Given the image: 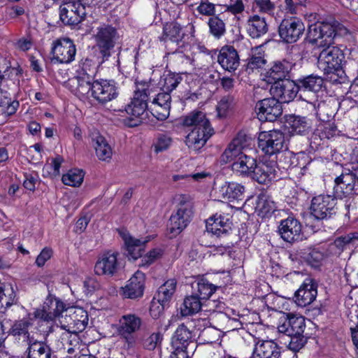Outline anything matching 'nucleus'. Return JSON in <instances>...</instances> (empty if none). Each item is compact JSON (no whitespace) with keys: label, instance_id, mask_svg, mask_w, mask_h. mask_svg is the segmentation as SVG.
<instances>
[{"label":"nucleus","instance_id":"9d476101","mask_svg":"<svg viewBox=\"0 0 358 358\" xmlns=\"http://www.w3.org/2000/svg\"><path fill=\"white\" fill-rule=\"evenodd\" d=\"M304 31L305 25L302 20L294 17L282 20L278 27L279 36L286 43L296 42Z\"/></svg>","mask_w":358,"mask_h":358},{"label":"nucleus","instance_id":"39448f33","mask_svg":"<svg viewBox=\"0 0 358 358\" xmlns=\"http://www.w3.org/2000/svg\"><path fill=\"white\" fill-rule=\"evenodd\" d=\"M120 39L117 30L110 24L97 27L94 34L96 45L103 58L108 59Z\"/></svg>","mask_w":358,"mask_h":358},{"label":"nucleus","instance_id":"a878e982","mask_svg":"<svg viewBox=\"0 0 358 358\" xmlns=\"http://www.w3.org/2000/svg\"><path fill=\"white\" fill-rule=\"evenodd\" d=\"M285 127L291 135L306 136L311 130V120L306 117L289 115L285 119Z\"/></svg>","mask_w":358,"mask_h":358},{"label":"nucleus","instance_id":"79ce46f5","mask_svg":"<svg viewBox=\"0 0 358 358\" xmlns=\"http://www.w3.org/2000/svg\"><path fill=\"white\" fill-rule=\"evenodd\" d=\"M325 257L324 250L319 248H310L302 253L304 261L314 268L320 267Z\"/></svg>","mask_w":358,"mask_h":358},{"label":"nucleus","instance_id":"6e6552de","mask_svg":"<svg viewBox=\"0 0 358 358\" xmlns=\"http://www.w3.org/2000/svg\"><path fill=\"white\" fill-rule=\"evenodd\" d=\"M258 146L262 151L269 157L275 156L286 149L284 134L280 130H271L262 132L258 138Z\"/></svg>","mask_w":358,"mask_h":358},{"label":"nucleus","instance_id":"7ed1b4c3","mask_svg":"<svg viewBox=\"0 0 358 358\" xmlns=\"http://www.w3.org/2000/svg\"><path fill=\"white\" fill-rule=\"evenodd\" d=\"M194 33V27L192 24L182 26L178 22L172 21L164 24L162 34L159 36V39L161 42H164L166 48L169 43L178 46L180 43H184L192 41Z\"/></svg>","mask_w":358,"mask_h":358},{"label":"nucleus","instance_id":"6ab92c4d","mask_svg":"<svg viewBox=\"0 0 358 358\" xmlns=\"http://www.w3.org/2000/svg\"><path fill=\"white\" fill-rule=\"evenodd\" d=\"M301 231L302 226L300 222L293 217L282 220L278 227L281 238L289 243L301 240Z\"/></svg>","mask_w":358,"mask_h":358},{"label":"nucleus","instance_id":"bf43d9fd","mask_svg":"<svg viewBox=\"0 0 358 358\" xmlns=\"http://www.w3.org/2000/svg\"><path fill=\"white\" fill-rule=\"evenodd\" d=\"M171 96L170 93L164 91V92L159 93L152 100V103L153 106H165V110H163L165 116L166 108H171Z\"/></svg>","mask_w":358,"mask_h":358},{"label":"nucleus","instance_id":"6e6d98bb","mask_svg":"<svg viewBox=\"0 0 358 358\" xmlns=\"http://www.w3.org/2000/svg\"><path fill=\"white\" fill-rule=\"evenodd\" d=\"M266 63L263 52H252L246 64V70L253 71L255 69L263 68Z\"/></svg>","mask_w":358,"mask_h":358},{"label":"nucleus","instance_id":"de8ad7c7","mask_svg":"<svg viewBox=\"0 0 358 358\" xmlns=\"http://www.w3.org/2000/svg\"><path fill=\"white\" fill-rule=\"evenodd\" d=\"M182 78L179 73L166 71L161 77L160 85L164 91L171 92L180 83Z\"/></svg>","mask_w":358,"mask_h":358},{"label":"nucleus","instance_id":"7c9ffc66","mask_svg":"<svg viewBox=\"0 0 358 358\" xmlns=\"http://www.w3.org/2000/svg\"><path fill=\"white\" fill-rule=\"evenodd\" d=\"M141 325V320L139 317L133 314L124 315L120 320L118 332L120 336L128 339L133 333L137 331Z\"/></svg>","mask_w":358,"mask_h":358},{"label":"nucleus","instance_id":"5701e85b","mask_svg":"<svg viewBox=\"0 0 358 358\" xmlns=\"http://www.w3.org/2000/svg\"><path fill=\"white\" fill-rule=\"evenodd\" d=\"M72 92L80 99L88 97L90 94L92 97L93 78L87 73H80L72 78L69 81Z\"/></svg>","mask_w":358,"mask_h":358},{"label":"nucleus","instance_id":"f704fd0d","mask_svg":"<svg viewBox=\"0 0 358 358\" xmlns=\"http://www.w3.org/2000/svg\"><path fill=\"white\" fill-rule=\"evenodd\" d=\"M176 285L177 282L175 279H170L159 287L158 292L154 297V300H157L162 306V309L167 306L171 300L176 292Z\"/></svg>","mask_w":358,"mask_h":358},{"label":"nucleus","instance_id":"0e129e2a","mask_svg":"<svg viewBox=\"0 0 358 358\" xmlns=\"http://www.w3.org/2000/svg\"><path fill=\"white\" fill-rule=\"evenodd\" d=\"M321 133H322V131L320 129L319 126H317V127L312 133L309 141L310 145L313 149H318L320 145H324L326 143V137L324 134Z\"/></svg>","mask_w":358,"mask_h":358},{"label":"nucleus","instance_id":"1a4fd4ad","mask_svg":"<svg viewBox=\"0 0 358 358\" xmlns=\"http://www.w3.org/2000/svg\"><path fill=\"white\" fill-rule=\"evenodd\" d=\"M334 183V193L337 197L358 195L357 173L346 170L335 178Z\"/></svg>","mask_w":358,"mask_h":358},{"label":"nucleus","instance_id":"4d7b16f0","mask_svg":"<svg viewBox=\"0 0 358 358\" xmlns=\"http://www.w3.org/2000/svg\"><path fill=\"white\" fill-rule=\"evenodd\" d=\"M164 255V250L157 248L150 250L144 257H142L139 266L148 267L157 259H160Z\"/></svg>","mask_w":358,"mask_h":358},{"label":"nucleus","instance_id":"f257e3e1","mask_svg":"<svg viewBox=\"0 0 358 358\" xmlns=\"http://www.w3.org/2000/svg\"><path fill=\"white\" fill-rule=\"evenodd\" d=\"M347 29L334 19L317 22L309 26L306 36L308 42L322 48L317 57V67L333 83H343L345 73L343 70L345 55L341 49L331 45L336 35L345 34Z\"/></svg>","mask_w":358,"mask_h":358},{"label":"nucleus","instance_id":"bb28decb","mask_svg":"<svg viewBox=\"0 0 358 358\" xmlns=\"http://www.w3.org/2000/svg\"><path fill=\"white\" fill-rule=\"evenodd\" d=\"M231 224L228 215L216 213L206 220V229L208 232L221 236L231 230Z\"/></svg>","mask_w":358,"mask_h":358},{"label":"nucleus","instance_id":"4468645a","mask_svg":"<svg viewBox=\"0 0 358 358\" xmlns=\"http://www.w3.org/2000/svg\"><path fill=\"white\" fill-rule=\"evenodd\" d=\"M271 94L280 102L289 103L292 101L299 92L296 80L285 79L279 80L271 85Z\"/></svg>","mask_w":358,"mask_h":358},{"label":"nucleus","instance_id":"20e7f679","mask_svg":"<svg viewBox=\"0 0 358 358\" xmlns=\"http://www.w3.org/2000/svg\"><path fill=\"white\" fill-rule=\"evenodd\" d=\"M193 215V204L189 197L186 195H180L177 210L170 217L171 233L180 234L191 222Z\"/></svg>","mask_w":358,"mask_h":358},{"label":"nucleus","instance_id":"dca6fc26","mask_svg":"<svg viewBox=\"0 0 358 358\" xmlns=\"http://www.w3.org/2000/svg\"><path fill=\"white\" fill-rule=\"evenodd\" d=\"M306 327L305 318L301 315L287 313L280 319L278 327L279 333L287 336L303 334Z\"/></svg>","mask_w":358,"mask_h":358},{"label":"nucleus","instance_id":"ddd939ff","mask_svg":"<svg viewBox=\"0 0 358 358\" xmlns=\"http://www.w3.org/2000/svg\"><path fill=\"white\" fill-rule=\"evenodd\" d=\"M255 108L258 111V118L261 121L274 122L282 113L281 102L274 97L259 101Z\"/></svg>","mask_w":358,"mask_h":358},{"label":"nucleus","instance_id":"338daca9","mask_svg":"<svg viewBox=\"0 0 358 358\" xmlns=\"http://www.w3.org/2000/svg\"><path fill=\"white\" fill-rule=\"evenodd\" d=\"M288 336L289 337L288 348L294 352H299L305 345L307 341L303 334Z\"/></svg>","mask_w":358,"mask_h":358},{"label":"nucleus","instance_id":"680f3d73","mask_svg":"<svg viewBox=\"0 0 358 358\" xmlns=\"http://www.w3.org/2000/svg\"><path fill=\"white\" fill-rule=\"evenodd\" d=\"M318 126L322 131V134H324L327 141L339 136L341 132L334 122H324Z\"/></svg>","mask_w":358,"mask_h":358},{"label":"nucleus","instance_id":"5fc2aeb1","mask_svg":"<svg viewBox=\"0 0 358 358\" xmlns=\"http://www.w3.org/2000/svg\"><path fill=\"white\" fill-rule=\"evenodd\" d=\"M15 294L10 284L0 286V306L1 307L10 306L15 301Z\"/></svg>","mask_w":358,"mask_h":358},{"label":"nucleus","instance_id":"c85d7f7f","mask_svg":"<svg viewBox=\"0 0 358 358\" xmlns=\"http://www.w3.org/2000/svg\"><path fill=\"white\" fill-rule=\"evenodd\" d=\"M291 70L290 64L288 62H277L268 69L264 74V80L268 83L273 84L279 80L287 79Z\"/></svg>","mask_w":358,"mask_h":358},{"label":"nucleus","instance_id":"b1692460","mask_svg":"<svg viewBox=\"0 0 358 358\" xmlns=\"http://www.w3.org/2000/svg\"><path fill=\"white\" fill-rule=\"evenodd\" d=\"M217 62L225 71H236L240 64L238 51L232 45L223 46L217 55Z\"/></svg>","mask_w":358,"mask_h":358},{"label":"nucleus","instance_id":"a18cd8bd","mask_svg":"<svg viewBox=\"0 0 358 358\" xmlns=\"http://www.w3.org/2000/svg\"><path fill=\"white\" fill-rule=\"evenodd\" d=\"M276 210V206L269 197L264 194L258 196L256 210L258 215L262 217L270 216Z\"/></svg>","mask_w":358,"mask_h":358},{"label":"nucleus","instance_id":"ea45409f","mask_svg":"<svg viewBox=\"0 0 358 358\" xmlns=\"http://www.w3.org/2000/svg\"><path fill=\"white\" fill-rule=\"evenodd\" d=\"M192 289L194 294L201 299H208L221 285H215L210 283L205 278L199 279L192 283Z\"/></svg>","mask_w":358,"mask_h":358},{"label":"nucleus","instance_id":"2f4dec72","mask_svg":"<svg viewBox=\"0 0 358 358\" xmlns=\"http://www.w3.org/2000/svg\"><path fill=\"white\" fill-rule=\"evenodd\" d=\"M220 192L229 202L242 201L245 197V187L236 182H226L221 187Z\"/></svg>","mask_w":358,"mask_h":358},{"label":"nucleus","instance_id":"cd10ccee","mask_svg":"<svg viewBox=\"0 0 358 358\" xmlns=\"http://www.w3.org/2000/svg\"><path fill=\"white\" fill-rule=\"evenodd\" d=\"M280 348L273 341L257 343L250 358H280Z\"/></svg>","mask_w":358,"mask_h":358},{"label":"nucleus","instance_id":"72a5a7b5","mask_svg":"<svg viewBox=\"0 0 358 358\" xmlns=\"http://www.w3.org/2000/svg\"><path fill=\"white\" fill-rule=\"evenodd\" d=\"M256 162L253 157L244 154L232 163L231 169L239 176H249L252 175Z\"/></svg>","mask_w":358,"mask_h":358},{"label":"nucleus","instance_id":"423d86ee","mask_svg":"<svg viewBox=\"0 0 358 358\" xmlns=\"http://www.w3.org/2000/svg\"><path fill=\"white\" fill-rule=\"evenodd\" d=\"M336 196L320 194L314 196L311 201L310 216L317 220L331 218L337 212Z\"/></svg>","mask_w":358,"mask_h":358},{"label":"nucleus","instance_id":"09e8293b","mask_svg":"<svg viewBox=\"0 0 358 358\" xmlns=\"http://www.w3.org/2000/svg\"><path fill=\"white\" fill-rule=\"evenodd\" d=\"M33 325L31 314L20 320H15L9 329V334H30L29 329Z\"/></svg>","mask_w":358,"mask_h":358},{"label":"nucleus","instance_id":"c756f323","mask_svg":"<svg viewBox=\"0 0 358 358\" xmlns=\"http://www.w3.org/2000/svg\"><path fill=\"white\" fill-rule=\"evenodd\" d=\"M247 31L252 38H259L268 31V24L264 17L258 14L250 16L248 20Z\"/></svg>","mask_w":358,"mask_h":358},{"label":"nucleus","instance_id":"c03bdc74","mask_svg":"<svg viewBox=\"0 0 358 358\" xmlns=\"http://www.w3.org/2000/svg\"><path fill=\"white\" fill-rule=\"evenodd\" d=\"M182 124L185 127H198L207 126L210 124L209 120L206 117V115L201 111H192L181 118Z\"/></svg>","mask_w":358,"mask_h":358},{"label":"nucleus","instance_id":"3c124183","mask_svg":"<svg viewBox=\"0 0 358 358\" xmlns=\"http://www.w3.org/2000/svg\"><path fill=\"white\" fill-rule=\"evenodd\" d=\"M84 175V172L82 170L73 169L64 174L62 180L66 185L79 187L83 181Z\"/></svg>","mask_w":358,"mask_h":358},{"label":"nucleus","instance_id":"58836bf2","mask_svg":"<svg viewBox=\"0 0 358 358\" xmlns=\"http://www.w3.org/2000/svg\"><path fill=\"white\" fill-rule=\"evenodd\" d=\"M96 155L99 160L109 162L113 156V150L106 138L100 135L92 138Z\"/></svg>","mask_w":358,"mask_h":358},{"label":"nucleus","instance_id":"2eb2a0df","mask_svg":"<svg viewBox=\"0 0 358 358\" xmlns=\"http://www.w3.org/2000/svg\"><path fill=\"white\" fill-rule=\"evenodd\" d=\"M117 87L113 80H96L92 85V98L101 104H105L117 96Z\"/></svg>","mask_w":358,"mask_h":358},{"label":"nucleus","instance_id":"e433bc0d","mask_svg":"<svg viewBox=\"0 0 358 358\" xmlns=\"http://www.w3.org/2000/svg\"><path fill=\"white\" fill-rule=\"evenodd\" d=\"M123 239L128 252V256L134 260L142 257L145 245L149 241V239L135 238L130 235H124Z\"/></svg>","mask_w":358,"mask_h":358},{"label":"nucleus","instance_id":"aec40b11","mask_svg":"<svg viewBox=\"0 0 358 358\" xmlns=\"http://www.w3.org/2000/svg\"><path fill=\"white\" fill-rule=\"evenodd\" d=\"M317 283L311 278H306L294 294L295 302L305 307L313 302L317 296Z\"/></svg>","mask_w":358,"mask_h":358},{"label":"nucleus","instance_id":"4c0bfd02","mask_svg":"<svg viewBox=\"0 0 358 358\" xmlns=\"http://www.w3.org/2000/svg\"><path fill=\"white\" fill-rule=\"evenodd\" d=\"M26 358H51L50 347L43 341L35 339L25 351Z\"/></svg>","mask_w":358,"mask_h":358},{"label":"nucleus","instance_id":"a19ab883","mask_svg":"<svg viewBox=\"0 0 358 358\" xmlns=\"http://www.w3.org/2000/svg\"><path fill=\"white\" fill-rule=\"evenodd\" d=\"M201 300L194 293L186 296L180 308L181 315L186 317L199 313L202 306Z\"/></svg>","mask_w":358,"mask_h":358},{"label":"nucleus","instance_id":"864d4df0","mask_svg":"<svg viewBox=\"0 0 358 358\" xmlns=\"http://www.w3.org/2000/svg\"><path fill=\"white\" fill-rule=\"evenodd\" d=\"M358 242V233L352 232L348 234L345 236H341L337 238L335 241L332 247L336 248L338 250L343 251L350 245H354Z\"/></svg>","mask_w":358,"mask_h":358},{"label":"nucleus","instance_id":"13d9d810","mask_svg":"<svg viewBox=\"0 0 358 358\" xmlns=\"http://www.w3.org/2000/svg\"><path fill=\"white\" fill-rule=\"evenodd\" d=\"M172 138L169 135L159 134L153 143L155 152L159 153L168 150L172 144Z\"/></svg>","mask_w":358,"mask_h":358},{"label":"nucleus","instance_id":"c9c22d12","mask_svg":"<svg viewBox=\"0 0 358 358\" xmlns=\"http://www.w3.org/2000/svg\"><path fill=\"white\" fill-rule=\"evenodd\" d=\"M299 92H317L324 85V79L317 75L311 74L296 80Z\"/></svg>","mask_w":358,"mask_h":358},{"label":"nucleus","instance_id":"393cba45","mask_svg":"<svg viewBox=\"0 0 358 358\" xmlns=\"http://www.w3.org/2000/svg\"><path fill=\"white\" fill-rule=\"evenodd\" d=\"M213 129L210 124L207 126L193 128L186 136V145L194 150L202 148L213 135Z\"/></svg>","mask_w":358,"mask_h":358},{"label":"nucleus","instance_id":"473e14b6","mask_svg":"<svg viewBox=\"0 0 358 358\" xmlns=\"http://www.w3.org/2000/svg\"><path fill=\"white\" fill-rule=\"evenodd\" d=\"M190 344L194 345L191 331L184 324H180L175 331L171 339V348H186Z\"/></svg>","mask_w":358,"mask_h":358},{"label":"nucleus","instance_id":"0eeeda50","mask_svg":"<svg viewBox=\"0 0 358 358\" xmlns=\"http://www.w3.org/2000/svg\"><path fill=\"white\" fill-rule=\"evenodd\" d=\"M88 314L83 308H76L73 313L66 315L64 320L60 321L62 329L66 330L69 334L73 335V338L70 341L78 343V334L85 329L88 324Z\"/></svg>","mask_w":358,"mask_h":358},{"label":"nucleus","instance_id":"4be33fe9","mask_svg":"<svg viewBox=\"0 0 358 358\" xmlns=\"http://www.w3.org/2000/svg\"><path fill=\"white\" fill-rule=\"evenodd\" d=\"M145 289V275L141 271H136L122 287V296L124 298L136 299L141 298Z\"/></svg>","mask_w":358,"mask_h":358},{"label":"nucleus","instance_id":"774afa93","mask_svg":"<svg viewBox=\"0 0 358 358\" xmlns=\"http://www.w3.org/2000/svg\"><path fill=\"white\" fill-rule=\"evenodd\" d=\"M63 162V157L57 155L52 159L51 164H47L44 166L43 171L44 173L46 171L48 175L57 176L59 174V169Z\"/></svg>","mask_w":358,"mask_h":358},{"label":"nucleus","instance_id":"37998d69","mask_svg":"<svg viewBox=\"0 0 358 358\" xmlns=\"http://www.w3.org/2000/svg\"><path fill=\"white\" fill-rule=\"evenodd\" d=\"M275 159V161L273 159L271 162L275 163L278 171L280 169H288L296 166V155L292 152L288 150L287 147L286 149L276 154Z\"/></svg>","mask_w":358,"mask_h":358},{"label":"nucleus","instance_id":"a211bd4d","mask_svg":"<svg viewBox=\"0 0 358 358\" xmlns=\"http://www.w3.org/2000/svg\"><path fill=\"white\" fill-rule=\"evenodd\" d=\"M248 137L244 133L240 132L228 145L220 157L222 164H228L237 160L238 157L244 155L243 150L247 146Z\"/></svg>","mask_w":358,"mask_h":358},{"label":"nucleus","instance_id":"603ef678","mask_svg":"<svg viewBox=\"0 0 358 358\" xmlns=\"http://www.w3.org/2000/svg\"><path fill=\"white\" fill-rule=\"evenodd\" d=\"M237 99L235 94L229 93L224 96L219 101L217 110L220 117H224L227 113L232 109L236 103Z\"/></svg>","mask_w":358,"mask_h":358},{"label":"nucleus","instance_id":"f8f14e48","mask_svg":"<svg viewBox=\"0 0 358 358\" xmlns=\"http://www.w3.org/2000/svg\"><path fill=\"white\" fill-rule=\"evenodd\" d=\"M117 252H108L103 254L96 262L94 272L99 275L112 277L117 273L122 268V264L118 259Z\"/></svg>","mask_w":358,"mask_h":358},{"label":"nucleus","instance_id":"f03ea898","mask_svg":"<svg viewBox=\"0 0 358 358\" xmlns=\"http://www.w3.org/2000/svg\"><path fill=\"white\" fill-rule=\"evenodd\" d=\"M150 85L146 82L136 83L134 98L130 104L125 108V111L131 117L126 124L134 127L149 121V109L148 101L150 95Z\"/></svg>","mask_w":358,"mask_h":358},{"label":"nucleus","instance_id":"e2e57ef3","mask_svg":"<svg viewBox=\"0 0 358 358\" xmlns=\"http://www.w3.org/2000/svg\"><path fill=\"white\" fill-rule=\"evenodd\" d=\"M162 341V335L159 332L153 333L143 340V347L148 350H154Z\"/></svg>","mask_w":358,"mask_h":358},{"label":"nucleus","instance_id":"412c9836","mask_svg":"<svg viewBox=\"0 0 358 358\" xmlns=\"http://www.w3.org/2000/svg\"><path fill=\"white\" fill-rule=\"evenodd\" d=\"M278 168L273 162H264L256 163L252 173V178L259 184H268L271 181L276 180L278 176Z\"/></svg>","mask_w":358,"mask_h":358},{"label":"nucleus","instance_id":"8fccbe9b","mask_svg":"<svg viewBox=\"0 0 358 358\" xmlns=\"http://www.w3.org/2000/svg\"><path fill=\"white\" fill-rule=\"evenodd\" d=\"M252 10L254 13L273 15L275 5L271 0H253Z\"/></svg>","mask_w":358,"mask_h":358},{"label":"nucleus","instance_id":"49530a36","mask_svg":"<svg viewBox=\"0 0 358 358\" xmlns=\"http://www.w3.org/2000/svg\"><path fill=\"white\" fill-rule=\"evenodd\" d=\"M207 24L210 34L215 38L220 39L225 34L226 23L218 15L209 17Z\"/></svg>","mask_w":358,"mask_h":358},{"label":"nucleus","instance_id":"052dcab7","mask_svg":"<svg viewBox=\"0 0 358 358\" xmlns=\"http://www.w3.org/2000/svg\"><path fill=\"white\" fill-rule=\"evenodd\" d=\"M316 115L322 122H329L330 118L334 116L335 113L328 104L322 103L318 105Z\"/></svg>","mask_w":358,"mask_h":358},{"label":"nucleus","instance_id":"f3484780","mask_svg":"<svg viewBox=\"0 0 358 358\" xmlns=\"http://www.w3.org/2000/svg\"><path fill=\"white\" fill-rule=\"evenodd\" d=\"M86 15L87 12L83 8L78 6L71 0L60 6V20L66 25L79 24L85 19Z\"/></svg>","mask_w":358,"mask_h":358},{"label":"nucleus","instance_id":"9b49d317","mask_svg":"<svg viewBox=\"0 0 358 358\" xmlns=\"http://www.w3.org/2000/svg\"><path fill=\"white\" fill-rule=\"evenodd\" d=\"M76 53V45L73 41L64 38L53 43L51 49V62L53 64H69L75 59Z\"/></svg>","mask_w":358,"mask_h":358},{"label":"nucleus","instance_id":"69168bd1","mask_svg":"<svg viewBox=\"0 0 358 358\" xmlns=\"http://www.w3.org/2000/svg\"><path fill=\"white\" fill-rule=\"evenodd\" d=\"M197 12L209 17L215 16V5L208 0H201L199 5L196 8Z\"/></svg>","mask_w":358,"mask_h":358}]
</instances>
